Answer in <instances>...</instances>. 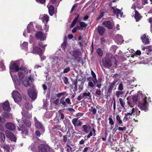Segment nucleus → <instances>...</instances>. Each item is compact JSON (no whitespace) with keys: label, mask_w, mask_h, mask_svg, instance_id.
Instances as JSON below:
<instances>
[{"label":"nucleus","mask_w":152,"mask_h":152,"mask_svg":"<svg viewBox=\"0 0 152 152\" xmlns=\"http://www.w3.org/2000/svg\"><path fill=\"white\" fill-rule=\"evenodd\" d=\"M22 120L24 125H22L18 127V130L19 131H22L23 134L25 135H28V128H30L31 127V121L27 119L22 118Z\"/></svg>","instance_id":"obj_1"},{"label":"nucleus","mask_w":152,"mask_h":152,"mask_svg":"<svg viewBox=\"0 0 152 152\" xmlns=\"http://www.w3.org/2000/svg\"><path fill=\"white\" fill-rule=\"evenodd\" d=\"M141 95L142 96L141 102L139 103L138 107L141 110H143L146 111L148 110V103L146 100L147 97L145 96V95L141 94Z\"/></svg>","instance_id":"obj_2"},{"label":"nucleus","mask_w":152,"mask_h":152,"mask_svg":"<svg viewBox=\"0 0 152 152\" xmlns=\"http://www.w3.org/2000/svg\"><path fill=\"white\" fill-rule=\"evenodd\" d=\"M119 76L118 74L117 73L113 75V77L114 79V80L113 82L110 83L108 87V89H107V94L108 95H110V93L112 92V91L114 86H115L116 83L118 81V80L115 79L117 77Z\"/></svg>","instance_id":"obj_3"},{"label":"nucleus","mask_w":152,"mask_h":152,"mask_svg":"<svg viewBox=\"0 0 152 152\" xmlns=\"http://www.w3.org/2000/svg\"><path fill=\"white\" fill-rule=\"evenodd\" d=\"M102 62L104 67L105 68H109L112 66L111 59L108 57H105L102 58Z\"/></svg>","instance_id":"obj_4"},{"label":"nucleus","mask_w":152,"mask_h":152,"mask_svg":"<svg viewBox=\"0 0 152 152\" xmlns=\"http://www.w3.org/2000/svg\"><path fill=\"white\" fill-rule=\"evenodd\" d=\"M38 148L39 152H51L50 147L47 145L43 144H40Z\"/></svg>","instance_id":"obj_5"},{"label":"nucleus","mask_w":152,"mask_h":152,"mask_svg":"<svg viewBox=\"0 0 152 152\" xmlns=\"http://www.w3.org/2000/svg\"><path fill=\"white\" fill-rule=\"evenodd\" d=\"M5 134L7 138L12 141L16 142L17 139L13 133L8 130H6L5 132Z\"/></svg>","instance_id":"obj_6"},{"label":"nucleus","mask_w":152,"mask_h":152,"mask_svg":"<svg viewBox=\"0 0 152 152\" xmlns=\"http://www.w3.org/2000/svg\"><path fill=\"white\" fill-rule=\"evenodd\" d=\"M12 95L14 101L16 103L20 102L22 99V97L20 94L17 91H13L12 92Z\"/></svg>","instance_id":"obj_7"},{"label":"nucleus","mask_w":152,"mask_h":152,"mask_svg":"<svg viewBox=\"0 0 152 152\" xmlns=\"http://www.w3.org/2000/svg\"><path fill=\"white\" fill-rule=\"evenodd\" d=\"M34 80L32 79L31 76L28 77V79H26L25 80H23V83L25 86L27 87L31 86L33 87L34 86L33 83Z\"/></svg>","instance_id":"obj_8"},{"label":"nucleus","mask_w":152,"mask_h":152,"mask_svg":"<svg viewBox=\"0 0 152 152\" xmlns=\"http://www.w3.org/2000/svg\"><path fill=\"white\" fill-rule=\"evenodd\" d=\"M10 71L13 72H16L19 70H22V69L21 67L19 68L18 65L15 63H13L11 64L10 67Z\"/></svg>","instance_id":"obj_9"},{"label":"nucleus","mask_w":152,"mask_h":152,"mask_svg":"<svg viewBox=\"0 0 152 152\" xmlns=\"http://www.w3.org/2000/svg\"><path fill=\"white\" fill-rule=\"evenodd\" d=\"M35 125L36 128L40 130L41 132L43 133L45 131L44 126L42 123L39 121L37 119L34 121Z\"/></svg>","instance_id":"obj_10"},{"label":"nucleus","mask_w":152,"mask_h":152,"mask_svg":"<svg viewBox=\"0 0 152 152\" xmlns=\"http://www.w3.org/2000/svg\"><path fill=\"white\" fill-rule=\"evenodd\" d=\"M70 54L74 57V59L76 60L81 54V52L79 49H75L71 50Z\"/></svg>","instance_id":"obj_11"},{"label":"nucleus","mask_w":152,"mask_h":152,"mask_svg":"<svg viewBox=\"0 0 152 152\" xmlns=\"http://www.w3.org/2000/svg\"><path fill=\"white\" fill-rule=\"evenodd\" d=\"M111 10L113 11L115 14L116 15V16L117 18H119V17L121 18L122 16L123 12L119 9L118 8L115 9L114 7H112Z\"/></svg>","instance_id":"obj_12"},{"label":"nucleus","mask_w":152,"mask_h":152,"mask_svg":"<svg viewBox=\"0 0 152 152\" xmlns=\"http://www.w3.org/2000/svg\"><path fill=\"white\" fill-rule=\"evenodd\" d=\"M5 128L10 131H13L15 129V124L12 122H7L4 125Z\"/></svg>","instance_id":"obj_13"},{"label":"nucleus","mask_w":152,"mask_h":152,"mask_svg":"<svg viewBox=\"0 0 152 152\" xmlns=\"http://www.w3.org/2000/svg\"><path fill=\"white\" fill-rule=\"evenodd\" d=\"M102 25L109 29H113L114 26V24L110 20L103 21Z\"/></svg>","instance_id":"obj_14"},{"label":"nucleus","mask_w":152,"mask_h":152,"mask_svg":"<svg viewBox=\"0 0 152 152\" xmlns=\"http://www.w3.org/2000/svg\"><path fill=\"white\" fill-rule=\"evenodd\" d=\"M72 122L75 127L76 126H80L82 124V122L77 118H73L72 120Z\"/></svg>","instance_id":"obj_15"},{"label":"nucleus","mask_w":152,"mask_h":152,"mask_svg":"<svg viewBox=\"0 0 152 152\" xmlns=\"http://www.w3.org/2000/svg\"><path fill=\"white\" fill-rule=\"evenodd\" d=\"M146 34H143L141 37L140 39L143 43L145 44H149L150 42L148 38V36H147Z\"/></svg>","instance_id":"obj_16"},{"label":"nucleus","mask_w":152,"mask_h":152,"mask_svg":"<svg viewBox=\"0 0 152 152\" xmlns=\"http://www.w3.org/2000/svg\"><path fill=\"white\" fill-rule=\"evenodd\" d=\"M23 116V118L26 119H29L32 117L31 113H30L28 111L23 110L21 112Z\"/></svg>","instance_id":"obj_17"},{"label":"nucleus","mask_w":152,"mask_h":152,"mask_svg":"<svg viewBox=\"0 0 152 152\" xmlns=\"http://www.w3.org/2000/svg\"><path fill=\"white\" fill-rule=\"evenodd\" d=\"M32 53L33 54L39 55L40 56L42 54V51L40 48L37 46H35L33 48Z\"/></svg>","instance_id":"obj_18"},{"label":"nucleus","mask_w":152,"mask_h":152,"mask_svg":"<svg viewBox=\"0 0 152 152\" xmlns=\"http://www.w3.org/2000/svg\"><path fill=\"white\" fill-rule=\"evenodd\" d=\"M35 37L37 39H39L41 41L45 40V38L43 33L41 31H37L35 34Z\"/></svg>","instance_id":"obj_19"},{"label":"nucleus","mask_w":152,"mask_h":152,"mask_svg":"<svg viewBox=\"0 0 152 152\" xmlns=\"http://www.w3.org/2000/svg\"><path fill=\"white\" fill-rule=\"evenodd\" d=\"M3 110L7 112H9L10 110V107L9 103L8 101H5L2 104Z\"/></svg>","instance_id":"obj_20"},{"label":"nucleus","mask_w":152,"mask_h":152,"mask_svg":"<svg viewBox=\"0 0 152 152\" xmlns=\"http://www.w3.org/2000/svg\"><path fill=\"white\" fill-rule=\"evenodd\" d=\"M82 128L83 131L87 133H88L91 129L90 126L88 124L83 125Z\"/></svg>","instance_id":"obj_21"},{"label":"nucleus","mask_w":152,"mask_h":152,"mask_svg":"<svg viewBox=\"0 0 152 152\" xmlns=\"http://www.w3.org/2000/svg\"><path fill=\"white\" fill-rule=\"evenodd\" d=\"M29 96L33 99H35L37 98V95L36 92L34 91L31 90L29 91L28 92Z\"/></svg>","instance_id":"obj_22"},{"label":"nucleus","mask_w":152,"mask_h":152,"mask_svg":"<svg viewBox=\"0 0 152 152\" xmlns=\"http://www.w3.org/2000/svg\"><path fill=\"white\" fill-rule=\"evenodd\" d=\"M135 14L134 16V19L136 22L139 21L142 18V16L139 13V12L136 10H134Z\"/></svg>","instance_id":"obj_23"},{"label":"nucleus","mask_w":152,"mask_h":152,"mask_svg":"<svg viewBox=\"0 0 152 152\" xmlns=\"http://www.w3.org/2000/svg\"><path fill=\"white\" fill-rule=\"evenodd\" d=\"M142 94L141 93L140 94H135L132 97V99L133 102L134 103H136L138 100V99L140 100V98L142 100V96L141 94Z\"/></svg>","instance_id":"obj_24"},{"label":"nucleus","mask_w":152,"mask_h":152,"mask_svg":"<svg viewBox=\"0 0 152 152\" xmlns=\"http://www.w3.org/2000/svg\"><path fill=\"white\" fill-rule=\"evenodd\" d=\"M98 32L100 35H102L105 31V28L102 26H98L97 28Z\"/></svg>","instance_id":"obj_25"},{"label":"nucleus","mask_w":152,"mask_h":152,"mask_svg":"<svg viewBox=\"0 0 152 152\" xmlns=\"http://www.w3.org/2000/svg\"><path fill=\"white\" fill-rule=\"evenodd\" d=\"M33 25L31 23L28 24L27 27V31L28 33H30L34 30Z\"/></svg>","instance_id":"obj_26"},{"label":"nucleus","mask_w":152,"mask_h":152,"mask_svg":"<svg viewBox=\"0 0 152 152\" xmlns=\"http://www.w3.org/2000/svg\"><path fill=\"white\" fill-rule=\"evenodd\" d=\"M48 12L50 16H52L54 13V8L52 5H50L48 8Z\"/></svg>","instance_id":"obj_27"},{"label":"nucleus","mask_w":152,"mask_h":152,"mask_svg":"<svg viewBox=\"0 0 152 152\" xmlns=\"http://www.w3.org/2000/svg\"><path fill=\"white\" fill-rule=\"evenodd\" d=\"M42 20L43 22H45L46 23H47L49 20V17L47 15L45 14L42 17Z\"/></svg>","instance_id":"obj_28"},{"label":"nucleus","mask_w":152,"mask_h":152,"mask_svg":"<svg viewBox=\"0 0 152 152\" xmlns=\"http://www.w3.org/2000/svg\"><path fill=\"white\" fill-rule=\"evenodd\" d=\"M5 138V134L2 132H0V142L1 143L4 142Z\"/></svg>","instance_id":"obj_29"},{"label":"nucleus","mask_w":152,"mask_h":152,"mask_svg":"<svg viewBox=\"0 0 152 152\" xmlns=\"http://www.w3.org/2000/svg\"><path fill=\"white\" fill-rule=\"evenodd\" d=\"M80 26H78V28L79 29H83V28L84 27H86L87 26V24L81 21L80 23Z\"/></svg>","instance_id":"obj_30"},{"label":"nucleus","mask_w":152,"mask_h":152,"mask_svg":"<svg viewBox=\"0 0 152 152\" xmlns=\"http://www.w3.org/2000/svg\"><path fill=\"white\" fill-rule=\"evenodd\" d=\"M70 134L69 132H67L66 135H64L63 136V140L65 142H66L67 140V137H70Z\"/></svg>","instance_id":"obj_31"},{"label":"nucleus","mask_w":152,"mask_h":152,"mask_svg":"<svg viewBox=\"0 0 152 152\" xmlns=\"http://www.w3.org/2000/svg\"><path fill=\"white\" fill-rule=\"evenodd\" d=\"M108 120H109V124L110 125L111 128L110 129L111 130L114 127V122L111 116H110L109 117Z\"/></svg>","instance_id":"obj_32"},{"label":"nucleus","mask_w":152,"mask_h":152,"mask_svg":"<svg viewBox=\"0 0 152 152\" xmlns=\"http://www.w3.org/2000/svg\"><path fill=\"white\" fill-rule=\"evenodd\" d=\"M65 98L64 97H62L60 100V104L61 106H64V107H66V103L65 101Z\"/></svg>","instance_id":"obj_33"},{"label":"nucleus","mask_w":152,"mask_h":152,"mask_svg":"<svg viewBox=\"0 0 152 152\" xmlns=\"http://www.w3.org/2000/svg\"><path fill=\"white\" fill-rule=\"evenodd\" d=\"M79 17V15H78V16L73 20L70 26L71 28H72L76 24Z\"/></svg>","instance_id":"obj_34"},{"label":"nucleus","mask_w":152,"mask_h":152,"mask_svg":"<svg viewBox=\"0 0 152 152\" xmlns=\"http://www.w3.org/2000/svg\"><path fill=\"white\" fill-rule=\"evenodd\" d=\"M87 96H88L90 98H91V95L89 92L88 91L87 93L84 92L83 93L82 97L83 98H85V99H86L87 98Z\"/></svg>","instance_id":"obj_35"},{"label":"nucleus","mask_w":152,"mask_h":152,"mask_svg":"<svg viewBox=\"0 0 152 152\" xmlns=\"http://www.w3.org/2000/svg\"><path fill=\"white\" fill-rule=\"evenodd\" d=\"M116 119L118 121V123L119 124L120 126H123V125H121L123 123L122 120H121L120 117L119 115H117L116 116Z\"/></svg>","instance_id":"obj_36"},{"label":"nucleus","mask_w":152,"mask_h":152,"mask_svg":"<svg viewBox=\"0 0 152 152\" xmlns=\"http://www.w3.org/2000/svg\"><path fill=\"white\" fill-rule=\"evenodd\" d=\"M3 115L4 117L6 118H9L11 116V114L8 112H4L3 113Z\"/></svg>","instance_id":"obj_37"},{"label":"nucleus","mask_w":152,"mask_h":152,"mask_svg":"<svg viewBox=\"0 0 152 152\" xmlns=\"http://www.w3.org/2000/svg\"><path fill=\"white\" fill-rule=\"evenodd\" d=\"M25 106L28 110L31 109L33 107L32 104L29 102H26L25 104Z\"/></svg>","instance_id":"obj_38"},{"label":"nucleus","mask_w":152,"mask_h":152,"mask_svg":"<svg viewBox=\"0 0 152 152\" xmlns=\"http://www.w3.org/2000/svg\"><path fill=\"white\" fill-rule=\"evenodd\" d=\"M97 52L99 56L101 57L102 56L103 52L101 48H99L97 49Z\"/></svg>","instance_id":"obj_39"},{"label":"nucleus","mask_w":152,"mask_h":152,"mask_svg":"<svg viewBox=\"0 0 152 152\" xmlns=\"http://www.w3.org/2000/svg\"><path fill=\"white\" fill-rule=\"evenodd\" d=\"M18 75L19 78L21 79H23L25 77V74L21 71L18 72Z\"/></svg>","instance_id":"obj_40"},{"label":"nucleus","mask_w":152,"mask_h":152,"mask_svg":"<svg viewBox=\"0 0 152 152\" xmlns=\"http://www.w3.org/2000/svg\"><path fill=\"white\" fill-rule=\"evenodd\" d=\"M104 12H101L98 15V17L96 18V20H98L101 19L104 16Z\"/></svg>","instance_id":"obj_41"},{"label":"nucleus","mask_w":152,"mask_h":152,"mask_svg":"<svg viewBox=\"0 0 152 152\" xmlns=\"http://www.w3.org/2000/svg\"><path fill=\"white\" fill-rule=\"evenodd\" d=\"M91 109H89V111L90 112H91L92 114L94 115H95L96 113V109L93 106L91 107Z\"/></svg>","instance_id":"obj_42"},{"label":"nucleus","mask_w":152,"mask_h":152,"mask_svg":"<svg viewBox=\"0 0 152 152\" xmlns=\"http://www.w3.org/2000/svg\"><path fill=\"white\" fill-rule=\"evenodd\" d=\"M38 45L41 48H45L47 46V45H44L42 42H38Z\"/></svg>","instance_id":"obj_43"},{"label":"nucleus","mask_w":152,"mask_h":152,"mask_svg":"<svg viewBox=\"0 0 152 152\" xmlns=\"http://www.w3.org/2000/svg\"><path fill=\"white\" fill-rule=\"evenodd\" d=\"M3 148H4L5 150L8 151H9V150L10 149V148L9 145L6 143H4V144L3 146Z\"/></svg>","instance_id":"obj_44"},{"label":"nucleus","mask_w":152,"mask_h":152,"mask_svg":"<svg viewBox=\"0 0 152 152\" xmlns=\"http://www.w3.org/2000/svg\"><path fill=\"white\" fill-rule=\"evenodd\" d=\"M132 114L131 112L127 113H125V117L127 119L130 118V116L132 115Z\"/></svg>","instance_id":"obj_45"},{"label":"nucleus","mask_w":152,"mask_h":152,"mask_svg":"<svg viewBox=\"0 0 152 152\" xmlns=\"http://www.w3.org/2000/svg\"><path fill=\"white\" fill-rule=\"evenodd\" d=\"M119 100L121 106L122 107L124 108L125 107L124 105L125 104V103L123 101L122 99L121 98H120L119 99Z\"/></svg>","instance_id":"obj_46"},{"label":"nucleus","mask_w":152,"mask_h":152,"mask_svg":"<svg viewBox=\"0 0 152 152\" xmlns=\"http://www.w3.org/2000/svg\"><path fill=\"white\" fill-rule=\"evenodd\" d=\"M113 59H114L113 61V63L114 64V67L116 68L117 67V63L118 62V61L116 60L115 56L113 57Z\"/></svg>","instance_id":"obj_47"},{"label":"nucleus","mask_w":152,"mask_h":152,"mask_svg":"<svg viewBox=\"0 0 152 152\" xmlns=\"http://www.w3.org/2000/svg\"><path fill=\"white\" fill-rule=\"evenodd\" d=\"M64 83L66 84H68L69 82L68 78L66 77H63Z\"/></svg>","instance_id":"obj_48"},{"label":"nucleus","mask_w":152,"mask_h":152,"mask_svg":"<svg viewBox=\"0 0 152 152\" xmlns=\"http://www.w3.org/2000/svg\"><path fill=\"white\" fill-rule=\"evenodd\" d=\"M66 41H64L61 45V48L65 50L66 47Z\"/></svg>","instance_id":"obj_49"},{"label":"nucleus","mask_w":152,"mask_h":152,"mask_svg":"<svg viewBox=\"0 0 152 152\" xmlns=\"http://www.w3.org/2000/svg\"><path fill=\"white\" fill-rule=\"evenodd\" d=\"M66 91H64L63 92L58 93L57 95V96L58 97H59L61 96L64 95L66 93Z\"/></svg>","instance_id":"obj_50"},{"label":"nucleus","mask_w":152,"mask_h":152,"mask_svg":"<svg viewBox=\"0 0 152 152\" xmlns=\"http://www.w3.org/2000/svg\"><path fill=\"white\" fill-rule=\"evenodd\" d=\"M77 80H75L74 83H72V85L75 86L74 88L75 91L77 90Z\"/></svg>","instance_id":"obj_51"},{"label":"nucleus","mask_w":152,"mask_h":152,"mask_svg":"<svg viewBox=\"0 0 152 152\" xmlns=\"http://www.w3.org/2000/svg\"><path fill=\"white\" fill-rule=\"evenodd\" d=\"M123 89V85L122 83H120L119 84L118 88V90L121 91Z\"/></svg>","instance_id":"obj_52"},{"label":"nucleus","mask_w":152,"mask_h":152,"mask_svg":"<svg viewBox=\"0 0 152 152\" xmlns=\"http://www.w3.org/2000/svg\"><path fill=\"white\" fill-rule=\"evenodd\" d=\"M123 94V92L122 91H117L116 92V95L117 98H118L119 97L120 95L122 94Z\"/></svg>","instance_id":"obj_53"},{"label":"nucleus","mask_w":152,"mask_h":152,"mask_svg":"<svg viewBox=\"0 0 152 152\" xmlns=\"http://www.w3.org/2000/svg\"><path fill=\"white\" fill-rule=\"evenodd\" d=\"M146 54L148 55H151L152 54V49H149L147 50L146 51Z\"/></svg>","instance_id":"obj_54"},{"label":"nucleus","mask_w":152,"mask_h":152,"mask_svg":"<svg viewBox=\"0 0 152 152\" xmlns=\"http://www.w3.org/2000/svg\"><path fill=\"white\" fill-rule=\"evenodd\" d=\"M75 145V143H70L69 144V145H68V146H67V148L70 149V150H72V148H73V147Z\"/></svg>","instance_id":"obj_55"},{"label":"nucleus","mask_w":152,"mask_h":152,"mask_svg":"<svg viewBox=\"0 0 152 152\" xmlns=\"http://www.w3.org/2000/svg\"><path fill=\"white\" fill-rule=\"evenodd\" d=\"M65 101L66 103V104H67L69 105H71V102L70 101V100L68 98H67L65 99Z\"/></svg>","instance_id":"obj_56"},{"label":"nucleus","mask_w":152,"mask_h":152,"mask_svg":"<svg viewBox=\"0 0 152 152\" xmlns=\"http://www.w3.org/2000/svg\"><path fill=\"white\" fill-rule=\"evenodd\" d=\"M6 121V119L4 117H1L0 116V122L2 124L4 123Z\"/></svg>","instance_id":"obj_57"},{"label":"nucleus","mask_w":152,"mask_h":152,"mask_svg":"<svg viewBox=\"0 0 152 152\" xmlns=\"http://www.w3.org/2000/svg\"><path fill=\"white\" fill-rule=\"evenodd\" d=\"M70 70V68L69 67H68L65 68L63 71V73H67Z\"/></svg>","instance_id":"obj_58"},{"label":"nucleus","mask_w":152,"mask_h":152,"mask_svg":"<svg viewBox=\"0 0 152 152\" xmlns=\"http://www.w3.org/2000/svg\"><path fill=\"white\" fill-rule=\"evenodd\" d=\"M36 1L37 2L43 4L45 3L46 0H36Z\"/></svg>","instance_id":"obj_59"},{"label":"nucleus","mask_w":152,"mask_h":152,"mask_svg":"<svg viewBox=\"0 0 152 152\" xmlns=\"http://www.w3.org/2000/svg\"><path fill=\"white\" fill-rule=\"evenodd\" d=\"M53 103L56 105H59V99L58 98L55 100L53 102Z\"/></svg>","instance_id":"obj_60"},{"label":"nucleus","mask_w":152,"mask_h":152,"mask_svg":"<svg viewBox=\"0 0 152 152\" xmlns=\"http://www.w3.org/2000/svg\"><path fill=\"white\" fill-rule=\"evenodd\" d=\"M126 127L125 126L124 127H119L118 128V129L120 131H124L126 130Z\"/></svg>","instance_id":"obj_61"},{"label":"nucleus","mask_w":152,"mask_h":152,"mask_svg":"<svg viewBox=\"0 0 152 152\" xmlns=\"http://www.w3.org/2000/svg\"><path fill=\"white\" fill-rule=\"evenodd\" d=\"M68 132H69L70 133L71 132L72 134L75 133V130L73 127L70 128Z\"/></svg>","instance_id":"obj_62"},{"label":"nucleus","mask_w":152,"mask_h":152,"mask_svg":"<svg viewBox=\"0 0 152 152\" xmlns=\"http://www.w3.org/2000/svg\"><path fill=\"white\" fill-rule=\"evenodd\" d=\"M135 55H134L133 56V57H134V56H136V55L139 56L141 54V52L140 50H137L135 52Z\"/></svg>","instance_id":"obj_63"},{"label":"nucleus","mask_w":152,"mask_h":152,"mask_svg":"<svg viewBox=\"0 0 152 152\" xmlns=\"http://www.w3.org/2000/svg\"><path fill=\"white\" fill-rule=\"evenodd\" d=\"M40 132H39V130H37L35 132V134L38 137H40L41 134L40 133Z\"/></svg>","instance_id":"obj_64"}]
</instances>
